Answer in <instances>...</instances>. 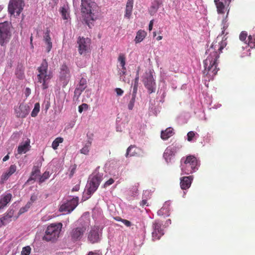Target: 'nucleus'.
I'll return each mask as SVG.
<instances>
[{
    "mask_svg": "<svg viewBox=\"0 0 255 255\" xmlns=\"http://www.w3.org/2000/svg\"><path fill=\"white\" fill-rule=\"evenodd\" d=\"M248 44L251 48H255V38L251 35H249L248 38Z\"/></svg>",
    "mask_w": 255,
    "mask_h": 255,
    "instance_id": "36",
    "label": "nucleus"
},
{
    "mask_svg": "<svg viewBox=\"0 0 255 255\" xmlns=\"http://www.w3.org/2000/svg\"><path fill=\"white\" fill-rule=\"evenodd\" d=\"M173 128L169 127L164 130H162L161 132L160 137L163 140H167L169 137L172 136L174 132Z\"/></svg>",
    "mask_w": 255,
    "mask_h": 255,
    "instance_id": "25",
    "label": "nucleus"
},
{
    "mask_svg": "<svg viewBox=\"0 0 255 255\" xmlns=\"http://www.w3.org/2000/svg\"><path fill=\"white\" fill-rule=\"evenodd\" d=\"M181 162H183V164H181V170L186 174L195 172L199 165L197 158L191 155L187 156L186 158H182Z\"/></svg>",
    "mask_w": 255,
    "mask_h": 255,
    "instance_id": "3",
    "label": "nucleus"
},
{
    "mask_svg": "<svg viewBox=\"0 0 255 255\" xmlns=\"http://www.w3.org/2000/svg\"><path fill=\"white\" fill-rule=\"evenodd\" d=\"M24 6V2L23 0H11L8 4V11L11 14L16 12L18 15L22 11Z\"/></svg>",
    "mask_w": 255,
    "mask_h": 255,
    "instance_id": "8",
    "label": "nucleus"
},
{
    "mask_svg": "<svg viewBox=\"0 0 255 255\" xmlns=\"http://www.w3.org/2000/svg\"><path fill=\"white\" fill-rule=\"evenodd\" d=\"M154 229L152 233V237L154 240H159L163 235V230L161 228L160 225L157 223H154L153 225Z\"/></svg>",
    "mask_w": 255,
    "mask_h": 255,
    "instance_id": "18",
    "label": "nucleus"
},
{
    "mask_svg": "<svg viewBox=\"0 0 255 255\" xmlns=\"http://www.w3.org/2000/svg\"><path fill=\"white\" fill-rule=\"evenodd\" d=\"M143 84L149 94L155 92V82L153 77V71L150 70L148 73H146V76L143 80Z\"/></svg>",
    "mask_w": 255,
    "mask_h": 255,
    "instance_id": "10",
    "label": "nucleus"
},
{
    "mask_svg": "<svg viewBox=\"0 0 255 255\" xmlns=\"http://www.w3.org/2000/svg\"><path fill=\"white\" fill-rule=\"evenodd\" d=\"M195 135V133L194 131H191L187 133V139L189 141L192 140L193 137Z\"/></svg>",
    "mask_w": 255,
    "mask_h": 255,
    "instance_id": "43",
    "label": "nucleus"
},
{
    "mask_svg": "<svg viewBox=\"0 0 255 255\" xmlns=\"http://www.w3.org/2000/svg\"><path fill=\"white\" fill-rule=\"evenodd\" d=\"M29 107L23 104H20L19 106L15 109L16 117L21 118H25L29 113Z\"/></svg>",
    "mask_w": 255,
    "mask_h": 255,
    "instance_id": "14",
    "label": "nucleus"
},
{
    "mask_svg": "<svg viewBox=\"0 0 255 255\" xmlns=\"http://www.w3.org/2000/svg\"><path fill=\"white\" fill-rule=\"evenodd\" d=\"M59 78L63 87L66 86L70 80V70L65 64H63L60 67Z\"/></svg>",
    "mask_w": 255,
    "mask_h": 255,
    "instance_id": "13",
    "label": "nucleus"
},
{
    "mask_svg": "<svg viewBox=\"0 0 255 255\" xmlns=\"http://www.w3.org/2000/svg\"><path fill=\"white\" fill-rule=\"evenodd\" d=\"M91 143H89L88 144H86L81 150V153L85 155L88 154L89 152V148Z\"/></svg>",
    "mask_w": 255,
    "mask_h": 255,
    "instance_id": "38",
    "label": "nucleus"
},
{
    "mask_svg": "<svg viewBox=\"0 0 255 255\" xmlns=\"http://www.w3.org/2000/svg\"><path fill=\"white\" fill-rule=\"evenodd\" d=\"M40 170L38 167L34 166L30 176L27 181L35 180L37 177H40Z\"/></svg>",
    "mask_w": 255,
    "mask_h": 255,
    "instance_id": "29",
    "label": "nucleus"
},
{
    "mask_svg": "<svg viewBox=\"0 0 255 255\" xmlns=\"http://www.w3.org/2000/svg\"><path fill=\"white\" fill-rule=\"evenodd\" d=\"M115 91L116 92L118 96H122L124 93V91L122 89L118 88L115 89Z\"/></svg>",
    "mask_w": 255,
    "mask_h": 255,
    "instance_id": "50",
    "label": "nucleus"
},
{
    "mask_svg": "<svg viewBox=\"0 0 255 255\" xmlns=\"http://www.w3.org/2000/svg\"><path fill=\"white\" fill-rule=\"evenodd\" d=\"M2 225H4L3 222H2L1 220L0 219V227H1Z\"/></svg>",
    "mask_w": 255,
    "mask_h": 255,
    "instance_id": "63",
    "label": "nucleus"
},
{
    "mask_svg": "<svg viewBox=\"0 0 255 255\" xmlns=\"http://www.w3.org/2000/svg\"><path fill=\"white\" fill-rule=\"evenodd\" d=\"M30 207V203H27L24 207L20 208V209L19 210V213L20 214H21L24 213L25 212H26Z\"/></svg>",
    "mask_w": 255,
    "mask_h": 255,
    "instance_id": "41",
    "label": "nucleus"
},
{
    "mask_svg": "<svg viewBox=\"0 0 255 255\" xmlns=\"http://www.w3.org/2000/svg\"><path fill=\"white\" fill-rule=\"evenodd\" d=\"M32 36H31L30 37V43H31V45L32 44Z\"/></svg>",
    "mask_w": 255,
    "mask_h": 255,
    "instance_id": "64",
    "label": "nucleus"
},
{
    "mask_svg": "<svg viewBox=\"0 0 255 255\" xmlns=\"http://www.w3.org/2000/svg\"><path fill=\"white\" fill-rule=\"evenodd\" d=\"M214 2L217 7V12L219 14H223L228 9L230 3L226 0H214Z\"/></svg>",
    "mask_w": 255,
    "mask_h": 255,
    "instance_id": "15",
    "label": "nucleus"
},
{
    "mask_svg": "<svg viewBox=\"0 0 255 255\" xmlns=\"http://www.w3.org/2000/svg\"><path fill=\"white\" fill-rule=\"evenodd\" d=\"M91 43V41L90 38L79 37L77 40V44L79 54L85 55L87 53L90 52Z\"/></svg>",
    "mask_w": 255,
    "mask_h": 255,
    "instance_id": "7",
    "label": "nucleus"
},
{
    "mask_svg": "<svg viewBox=\"0 0 255 255\" xmlns=\"http://www.w3.org/2000/svg\"><path fill=\"white\" fill-rule=\"evenodd\" d=\"M88 240L92 244L97 243L100 241L99 228L95 227L92 228L89 233Z\"/></svg>",
    "mask_w": 255,
    "mask_h": 255,
    "instance_id": "17",
    "label": "nucleus"
},
{
    "mask_svg": "<svg viewBox=\"0 0 255 255\" xmlns=\"http://www.w3.org/2000/svg\"><path fill=\"white\" fill-rule=\"evenodd\" d=\"M141 149L136 147L134 145H130L127 150L126 156L127 157L129 156H138Z\"/></svg>",
    "mask_w": 255,
    "mask_h": 255,
    "instance_id": "19",
    "label": "nucleus"
},
{
    "mask_svg": "<svg viewBox=\"0 0 255 255\" xmlns=\"http://www.w3.org/2000/svg\"><path fill=\"white\" fill-rule=\"evenodd\" d=\"M139 81L138 72H137L136 77L134 79L133 86L138 87Z\"/></svg>",
    "mask_w": 255,
    "mask_h": 255,
    "instance_id": "49",
    "label": "nucleus"
},
{
    "mask_svg": "<svg viewBox=\"0 0 255 255\" xmlns=\"http://www.w3.org/2000/svg\"><path fill=\"white\" fill-rule=\"evenodd\" d=\"M226 29V27H225V26H224L223 27V30H222V34H224V33H225V29Z\"/></svg>",
    "mask_w": 255,
    "mask_h": 255,
    "instance_id": "62",
    "label": "nucleus"
},
{
    "mask_svg": "<svg viewBox=\"0 0 255 255\" xmlns=\"http://www.w3.org/2000/svg\"><path fill=\"white\" fill-rule=\"evenodd\" d=\"M38 74L37 75L38 82L42 84L43 89L48 88V81L51 78L50 72H48V63L46 60H44L40 67L37 68Z\"/></svg>",
    "mask_w": 255,
    "mask_h": 255,
    "instance_id": "4",
    "label": "nucleus"
},
{
    "mask_svg": "<svg viewBox=\"0 0 255 255\" xmlns=\"http://www.w3.org/2000/svg\"><path fill=\"white\" fill-rule=\"evenodd\" d=\"M102 175L98 173L94 176L88 185L87 192L89 195L93 194L98 188L102 181Z\"/></svg>",
    "mask_w": 255,
    "mask_h": 255,
    "instance_id": "11",
    "label": "nucleus"
},
{
    "mask_svg": "<svg viewBox=\"0 0 255 255\" xmlns=\"http://www.w3.org/2000/svg\"><path fill=\"white\" fill-rule=\"evenodd\" d=\"M60 13L63 19H68L69 17V11L68 6H62L60 10Z\"/></svg>",
    "mask_w": 255,
    "mask_h": 255,
    "instance_id": "31",
    "label": "nucleus"
},
{
    "mask_svg": "<svg viewBox=\"0 0 255 255\" xmlns=\"http://www.w3.org/2000/svg\"><path fill=\"white\" fill-rule=\"evenodd\" d=\"M62 227L61 223L51 224L47 227L43 240L47 242L56 241L59 237Z\"/></svg>",
    "mask_w": 255,
    "mask_h": 255,
    "instance_id": "5",
    "label": "nucleus"
},
{
    "mask_svg": "<svg viewBox=\"0 0 255 255\" xmlns=\"http://www.w3.org/2000/svg\"><path fill=\"white\" fill-rule=\"evenodd\" d=\"M87 80L84 78H82L79 83L75 89L74 91V97H77V98L81 95L82 93L87 87Z\"/></svg>",
    "mask_w": 255,
    "mask_h": 255,
    "instance_id": "16",
    "label": "nucleus"
},
{
    "mask_svg": "<svg viewBox=\"0 0 255 255\" xmlns=\"http://www.w3.org/2000/svg\"><path fill=\"white\" fill-rule=\"evenodd\" d=\"M37 199V197L36 195L33 194L31 195L30 197V201L27 202V203H30V206H31L32 204Z\"/></svg>",
    "mask_w": 255,
    "mask_h": 255,
    "instance_id": "46",
    "label": "nucleus"
},
{
    "mask_svg": "<svg viewBox=\"0 0 255 255\" xmlns=\"http://www.w3.org/2000/svg\"><path fill=\"white\" fill-rule=\"evenodd\" d=\"M118 61L120 62V66L122 67H125L126 57L124 54H120V55L119 56V57H118Z\"/></svg>",
    "mask_w": 255,
    "mask_h": 255,
    "instance_id": "37",
    "label": "nucleus"
},
{
    "mask_svg": "<svg viewBox=\"0 0 255 255\" xmlns=\"http://www.w3.org/2000/svg\"><path fill=\"white\" fill-rule=\"evenodd\" d=\"M247 37V33L246 31H242L240 34V39L241 41H244L246 40Z\"/></svg>",
    "mask_w": 255,
    "mask_h": 255,
    "instance_id": "42",
    "label": "nucleus"
},
{
    "mask_svg": "<svg viewBox=\"0 0 255 255\" xmlns=\"http://www.w3.org/2000/svg\"><path fill=\"white\" fill-rule=\"evenodd\" d=\"M63 138L61 137L56 138L52 143V147L54 150L57 149L59 144L63 142Z\"/></svg>",
    "mask_w": 255,
    "mask_h": 255,
    "instance_id": "33",
    "label": "nucleus"
},
{
    "mask_svg": "<svg viewBox=\"0 0 255 255\" xmlns=\"http://www.w3.org/2000/svg\"><path fill=\"white\" fill-rule=\"evenodd\" d=\"M79 204V198L78 197H74L70 200H68L66 203L62 204L60 208L59 211L67 212L68 213L73 211Z\"/></svg>",
    "mask_w": 255,
    "mask_h": 255,
    "instance_id": "9",
    "label": "nucleus"
},
{
    "mask_svg": "<svg viewBox=\"0 0 255 255\" xmlns=\"http://www.w3.org/2000/svg\"><path fill=\"white\" fill-rule=\"evenodd\" d=\"M16 170V166L15 165H11L7 171L4 173L1 177V182H3L6 180Z\"/></svg>",
    "mask_w": 255,
    "mask_h": 255,
    "instance_id": "23",
    "label": "nucleus"
},
{
    "mask_svg": "<svg viewBox=\"0 0 255 255\" xmlns=\"http://www.w3.org/2000/svg\"><path fill=\"white\" fill-rule=\"evenodd\" d=\"M135 102V98L132 97L131 99H130V100L129 101V102L128 104V110H132L133 109Z\"/></svg>",
    "mask_w": 255,
    "mask_h": 255,
    "instance_id": "40",
    "label": "nucleus"
},
{
    "mask_svg": "<svg viewBox=\"0 0 255 255\" xmlns=\"http://www.w3.org/2000/svg\"><path fill=\"white\" fill-rule=\"evenodd\" d=\"M95 5V3L90 0H81V11L84 14L85 23L90 28L94 25V21L97 19L94 9Z\"/></svg>",
    "mask_w": 255,
    "mask_h": 255,
    "instance_id": "2",
    "label": "nucleus"
},
{
    "mask_svg": "<svg viewBox=\"0 0 255 255\" xmlns=\"http://www.w3.org/2000/svg\"><path fill=\"white\" fill-rule=\"evenodd\" d=\"M133 0H128L126 4L125 17L129 19L132 11Z\"/></svg>",
    "mask_w": 255,
    "mask_h": 255,
    "instance_id": "24",
    "label": "nucleus"
},
{
    "mask_svg": "<svg viewBox=\"0 0 255 255\" xmlns=\"http://www.w3.org/2000/svg\"><path fill=\"white\" fill-rule=\"evenodd\" d=\"M12 195L8 193L4 196L3 197L0 198V210L5 207L11 199Z\"/></svg>",
    "mask_w": 255,
    "mask_h": 255,
    "instance_id": "28",
    "label": "nucleus"
},
{
    "mask_svg": "<svg viewBox=\"0 0 255 255\" xmlns=\"http://www.w3.org/2000/svg\"><path fill=\"white\" fill-rule=\"evenodd\" d=\"M50 176V173L49 171H46L44 172L41 176H40L39 178V183H42L47 179Z\"/></svg>",
    "mask_w": 255,
    "mask_h": 255,
    "instance_id": "35",
    "label": "nucleus"
},
{
    "mask_svg": "<svg viewBox=\"0 0 255 255\" xmlns=\"http://www.w3.org/2000/svg\"><path fill=\"white\" fill-rule=\"evenodd\" d=\"M29 141H26L23 144L19 145L18 147L17 152L18 154H22L25 153L28 150V147L29 145Z\"/></svg>",
    "mask_w": 255,
    "mask_h": 255,
    "instance_id": "30",
    "label": "nucleus"
},
{
    "mask_svg": "<svg viewBox=\"0 0 255 255\" xmlns=\"http://www.w3.org/2000/svg\"><path fill=\"white\" fill-rule=\"evenodd\" d=\"M147 35V33L143 30L140 29L137 33L134 39L135 43L141 42L145 38Z\"/></svg>",
    "mask_w": 255,
    "mask_h": 255,
    "instance_id": "27",
    "label": "nucleus"
},
{
    "mask_svg": "<svg viewBox=\"0 0 255 255\" xmlns=\"http://www.w3.org/2000/svg\"><path fill=\"white\" fill-rule=\"evenodd\" d=\"M153 20H151L150 21L149 26H148V29L149 31H151L152 30V27H153Z\"/></svg>",
    "mask_w": 255,
    "mask_h": 255,
    "instance_id": "57",
    "label": "nucleus"
},
{
    "mask_svg": "<svg viewBox=\"0 0 255 255\" xmlns=\"http://www.w3.org/2000/svg\"><path fill=\"white\" fill-rule=\"evenodd\" d=\"M127 70L125 67H122V69L119 71V74L121 77L125 75L126 73Z\"/></svg>",
    "mask_w": 255,
    "mask_h": 255,
    "instance_id": "47",
    "label": "nucleus"
},
{
    "mask_svg": "<svg viewBox=\"0 0 255 255\" xmlns=\"http://www.w3.org/2000/svg\"><path fill=\"white\" fill-rule=\"evenodd\" d=\"M13 215V211L10 210L7 212L6 215L1 218L0 219L3 222L4 225L7 224L11 221V218Z\"/></svg>",
    "mask_w": 255,
    "mask_h": 255,
    "instance_id": "32",
    "label": "nucleus"
},
{
    "mask_svg": "<svg viewBox=\"0 0 255 255\" xmlns=\"http://www.w3.org/2000/svg\"><path fill=\"white\" fill-rule=\"evenodd\" d=\"M49 33L50 31L47 30L44 36V41L47 45L46 51L47 52H49L51 50L52 47V43L51 40V38L50 37Z\"/></svg>",
    "mask_w": 255,
    "mask_h": 255,
    "instance_id": "26",
    "label": "nucleus"
},
{
    "mask_svg": "<svg viewBox=\"0 0 255 255\" xmlns=\"http://www.w3.org/2000/svg\"><path fill=\"white\" fill-rule=\"evenodd\" d=\"M140 205L142 207H143L144 205H146L148 206L149 205L146 200H142L141 202Z\"/></svg>",
    "mask_w": 255,
    "mask_h": 255,
    "instance_id": "54",
    "label": "nucleus"
},
{
    "mask_svg": "<svg viewBox=\"0 0 255 255\" xmlns=\"http://www.w3.org/2000/svg\"><path fill=\"white\" fill-rule=\"evenodd\" d=\"M114 182V180L111 178L105 183V184L103 185V187L106 188L107 187L113 184Z\"/></svg>",
    "mask_w": 255,
    "mask_h": 255,
    "instance_id": "44",
    "label": "nucleus"
},
{
    "mask_svg": "<svg viewBox=\"0 0 255 255\" xmlns=\"http://www.w3.org/2000/svg\"><path fill=\"white\" fill-rule=\"evenodd\" d=\"M39 111H40V104L39 103H36L34 105V109H33V110L31 113V117H35L36 116H37Z\"/></svg>",
    "mask_w": 255,
    "mask_h": 255,
    "instance_id": "34",
    "label": "nucleus"
},
{
    "mask_svg": "<svg viewBox=\"0 0 255 255\" xmlns=\"http://www.w3.org/2000/svg\"><path fill=\"white\" fill-rule=\"evenodd\" d=\"M162 39V36H158V37H156V40L159 41V40H160Z\"/></svg>",
    "mask_w": 255,
    "mask_h": 255,
    "instance_id": "60",
    "label": "nucleus"
},
{
    "mask_svg": "<svg viewBox=\"0 0 255 255\" xmlns=\"http://www.w3.org/2000/svg\"><path fill=\"white\" fill-rule=\"evenodd\" d=\"M175 149L173 147L168 146L164 151L163 157L167 163L171 161L172 158L174 155Z\"/></svg>",
    "mask_w": 255,
    "mask_h": 255,
    "instance_id": "20",
    "label": "nucleus"
},
{
    "mask_svg": "<svg viewBox=\"0 0 255 255\" xmlns=\"http://www.w3.org/2000/svg\"><path fill=\"white\" fill-rule=\"evenodd\" d=\"M31 93V90L29 88H26L25 91L26 97H28Z\"/></svg>",
    "mask_w": 255,
    "mask_h": 255,
    "instance_id": "55",
    "label": "nucleus"
},
{
    "mask_svg": "<svg viewBox=\"0 0 255 255\" xmlns=\"http://www.w3.org/2000/svg\"><path fill=\"white\" fill-rule=\"evenodd\" d=\"M192 180V176H185L181 179L180 186L182 189L186 190L188 189L191 184Z\"/></svg>",
    "mask_w": 255,
    "mask_h": 255,
    "instance_id": "21",
    "label": "nucleus"
},
{
    "mask_svg": "<svg viewBox=\"0 0 255 255\" xmlns=\"http://www.w3.org/2000/svg\"><path fill=\"white\" fill-rule=\"evenodd\" d=\"M75 170H76V166H74L71 169V171H70V174H69V177L70 178H71L73 175H74V174L75 173Z\"/></svg>",
    "mask_w": 255,
    "mask_h": 255,
    "instance_id": "51",
    "label": "nucleus"
},
{
    "mask_svg": "<svg viewBox=\"0 0 255 255\" xmlns=\"http://www.w3.org/2000/svg\"><path fill=\"white\" fill-rule=\"evenodd\" d=\"M162 4V2L160 0H153L151 3L148 11L151 15H153L158 10L160 5Z\"/></svg>",
    "mask_w": 255,
    "mask_h": 255,
    "instance_id": "22",
    "label": "nucleus"
},
{
    "mask_svg": "<svg viewBox=\"0 0 255 255\" xmlns=\"http://www.w3.org/2000/svg\"><path fill=\"white\" fill-rule=\"evenodd\" d=\"M88 107V106L87 104H82L81 105L79 106V108H78L79 112L81 113L83 111V110L84 109H87Z\"/></svg>",
    "mask_w": 255,
    "mask_h": 255,
    "instance_id": "45",
    "label": "nucleus"
},
{
    "mask_svg": "<svg viewBox=\"0 0 255 255\" xmlns=\"http://www.w3.org/2000/svg\"><path fill=\"white\" fill-rule=\"evenodd\" d=\"M137 87H138L133 86L132 97L136 98V94L137 93Z\"/></svg>",
    "mask_w": 255,
    "mask_h": 255,
    "instance_id": "52",
    "label": "nucleus"
},
{
    "mask_svg": "<svg viewBox=\"0 0 255 255\" xmlns=\"http://www.w3.org/2000/svg\"><path fill=\"white\" fill-rule=\"evenodd\" d=\"M10 25L8 22L0 23V44L4 46L10 38Z\"/></svg>",
    "mask_w": 255,
    "mask_h": 255,
    "instance_id": "6",
    "label": "nucleus"
},
{
    "mask_svg": "<svg viewBox=\"0 0 255 255\" xmlns=\"http://www.w3.org/2000/svg\"><path fill=\"white\" fill-rule=\"evenodd\" d=\"M87 228L85 226H81L73 229L70 233V237L73 242L80 241L85 233Z\"/></svg>",
    "mask_w": 255,
    "mask_h": 255,
    "instance_id": "12",
    "label": "nucleus"
},
{
    "mask_svg": "<svg viewBox=\"0 0 255 255\" xmlns=\"http://www.w3.org/2000/svg\"><path fill=\"white\" fill-rule=\"evenodd\" d=\"M87 255H100L97 251L95 252H89Z\"/></svg>",
    "mask_w": 255,
    "mask_h": 255,
    "instance_id": "56",
    "label": "nucleus"
},
{
    "mask_svg": "<svg viewBox=\"0 0 255 255\" xmlns=\"http://www.w3.org/2000/svg\"><path fill=\"white\" fill-rule=\"evenodd\" d=\"M31 248L29 246H26L22 249L21 255H29L30 253Z\"/></svg>",
    "mask_w": 255,
    "mask_h": 255,
    "instance_id": "39",
    "label": "nucleus"
},
{
    "mask_svg": "<svg viewBox=\"0 0 255 255\" xmlns=\"http://www.w3.org/2000/svg\"><path fill=\"white\" fill-rule=\"evenodd\" d=\"M115 219L118 221H121V219H122L121 217H117L116 218H115Z\"/></svg>",
    "mask_w": 255,
    "mask_h": 255,
    "instance_id": "59",
    "label": "nucleus"
},
{
    "mask_svg": "<svg viewBox=\"0 0 255 255\" xmlns=\"http://www.w3.org/2000/svg\"><path fill=\"white\" fill-rule=\"evenodd\" d=\"M8 159H9V156H8V155H6V156H5L3 158L2 160H3V161H5L7 160Z\"/></svg>",
    "mask_w": 255,
    "mask_h": 255,
    "instance_id": "58",
    "label": "nucleus"
},
{
    "mask_svg": "<svg viewBox=\"0 0 255 255\" xmlns=\"http://www.w3.org/2000/svg\"><path fill=\"white\" fill-rule=\"evenodd\" d=\"M79 189H80V185L77 184L72 188V192L78 191H79Z\"/></svg>",
    "mask_w": 255,
    "mask_h": 255,
    "instance_id": "53",
    "label": "nucleus"
},
{
    "mask_svg": "<svg viewBox=\"0 0 255 255\" xmlns=\"http://www.w3.org/2000/svg\"><path fill=\"white\" fill-rule=\"evenodd\" d=\"M53 1V2L54 3V4L55 5L57 4L58 0H52Z\"/></svg>",
    "mask_w": 255,
    "mask_h": 255,
    "instance_id": "61",
    "label": "nucleus"
},
{
    "mask_svg": "<svg viewBox=\"0 0 255 255\" xmlns=\"http://www.w3.org/2000/svg\"><path fill=\"white\" fill-rule=\"evenodd\" d=\"M226 45L225 41L218 42L216 40L206 50V53L208 56L204 61L203 74L207 76L209 80L212 79L217 74L219 70V68H217V60L219 57V54L222 52V49Z\"/></svg>",
    "mask_w": 255,
    "mask_h": 255,
    "instance_id": "1",
    "label": "nucleus"
},
{
    "mask_svg": "<svg viewBox=\"0 0 255 255\" xmlns=\"http://www.w3.org/2000/svg\"><path fill=\"white\" fill-rule=\"evenodd\" d=\"M121 222L123 223L127 227H130L131 225V223L126 219H121Z\"/></svg>",
    "mask_w": 255,
    "mask_h": 255,
    "instance_id": "48",
    "label": "nucleus"
}]
</instances>
